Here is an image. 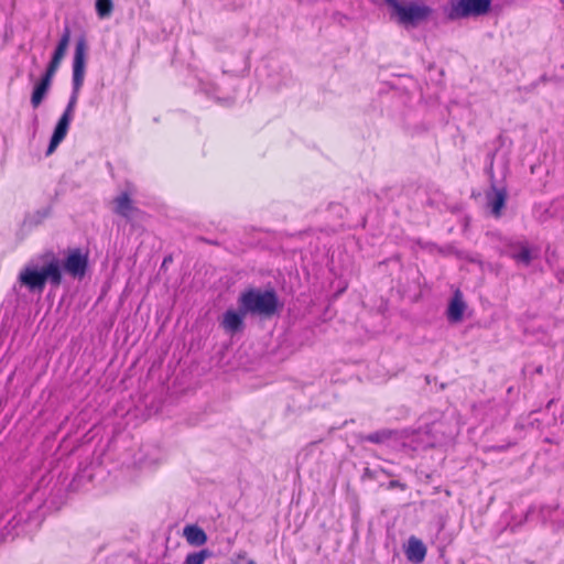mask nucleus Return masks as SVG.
Returning a JSON list of instances; mask_svg holds the SVG:
<instances>
[{
	"label": "nucleus",
	"mask_w": 564,
	"mask_h": 564,
	"mask_svg": "<svg viewBox=\"0 0 564 564\" xmlns=\"http://www.w3.org/2000/svg\"><path fill=\"white\" fill-rule=\"evenodd\" d=\"M18 280L21 285L25 286L31 293L41 294L46 283L58 286L62 283V270L58 259H52L42 268L34 264L25 265L19 273Z\"/></svg>",
	"instance_id": "obj_1"
},
{
	"label": "nucleus",
	"mask_w": 564,
	"mask_h": 564,
	"mask_svg": "<svg viewBox=\"0 0 564 564\" xmlns=\"http://www.w3.org/2000/svg\"><path fill=\"white\" fill-rule=\"evenodd\" d=\"M555 509H553L552 507H542L541 508V516H542L543 521H546L547 519H550L551 518V513Z\"/></svg>",
	"instance_id": "obj_22"
},
{
	"label": "nucleus",
	"mask_w": 564,
	"mask_h": 564,
	"mask_svg": "<svg viewBox=\"0 0 564 564\" xmlns=\"http://www.w3.org/2000/svg\"><path fill=\"white\" fill-rule=\"evenodd\" d=\"M247 564H257L253 560L248 561Z\"/></svg>",
	"instance_id": "obj_32"
},
{
	"label": "nucleus",
	"mask_w": 564,
	"mask_h": 564,
	"mask_svg": "<svg viewBox=\"0 0 564 564\" xmlns=\"http://www.w3.org/2000/svg\"><path fill=\"white\" fill-rule=\"evenodd\" d=\"M86 68V42L80 39L76 43L74 59H73V88L80 89L84 84Z\"/></svg>",
	"instance_id": "obj_7"
},
{
	"label": "nucleus",
	"mask_w": 564,
	"mask_h": 564,
	"mask_svg": "<svg viewBox=\"0 0 564 564\" xmlns=\"http://www.w3.org/2000/svg\"><path fill=\"white\" fill-rule=\"evenodd\" d=\"M87 257L79 249L73 250L64 261V269L73 276H83L87 268Z\"/></svg>",
	"instance_id": "obj_8"
},
{
	"label": "nucleus",
	"mask_w": 564,
	"mask_h": 564,
	"mask_svg": "<svg viewBox=\"0 0 564 564\" xmlns=\"http://www.w3.org/2000/svg\"><path fill=\"white\" fill-rule=\"evenodd\" d=\"M48 213H50L48 209H44L42 212H39L37 214L41 216V218H45V217H47Z\"/></svg>",
	"instance_id": "obj_28"
},
{
	"label": "nucleus",
	"mask_w": 564,
	"mask_h": 564,
	"mask_svg": "<svg viewBox=\"0 0 564 564\" xmlns=\"http://www.w3.org/2000/svg\"><path fill=\"white\" fill-rule=\"evenodd\" d=\"M183 534L187 543L194 546H200L207 542V534L197 525H186Z\"/></svg>",
	"instance_id": "obj_15"
},
{
	"label": "nucleus",
	"mask_w": 564,
	"mask_h": 564,
	"mask_svg": "<svg viewBox=\"0 0 564 564\" xmlns=\"http://www.w3.org/2000/svg\"><path fill=\"white\" fill-rule=\"evenodd\" d=\"M238 305L243 313L271 317L278 312L280 303L273 289L250 288L240 293Z\"/></svg>",
	"instance_id": "obj_2"
},
{
	"label": "nucleus",
	"mask_w": 564,
	"mask_h": 564,
	"mask_svg": "<svg viewBox=\"0 0 564 564\" xmlns=\"http://www.w3.org/2000/svg\"><path fill=\"white\" fill-rule=\"evenodd\" d=\"M79 91H80V89H76L75 90V88H73L72 95H70L68 104H67V106H66V108H65V110L63 112V116H66V117H68L70 119H73L75 107H76L77 100H78Z\"/></svg>",
	"instance_id": "obj_20"
},
{
	"label": "nucleus",
	"mask_w": 564,
	"mask_h": 564,
	"mask_svg": "<svg viewBox=\"0 0 564 564\" xmlns=\"http://www.w3.org/2000/svg\"><path fill=\"white\" fill-rule=\"evenodd\" d=\"M492 0H451L445 9L448 20L456 21L488 13Z\"/></svg>",
	"instance_id": "obj_4"
},
{
	"label": "nucleus",
	"mask_w": 564,
	"mask_h": 564,
	"mask_svg": "<svg viewBox=\"0 0 564 564\" xmlns=\"http://www.w3.org/2000/svg\"><path fill=\"white\" fill-rule=\"evenodd\" d=\"M364 475L369 477V478H373L375 477L373 471H371L369 468L365 469Z\"/></svg>",
	"instance_id": "obj_27"
},
{
	"label": "nucleus",
	"mask_w": 564,
	"mask_h": 564,
	"mask_svg": "<svg viewBox=\"0 0 564 564\" xmlns=\"http://www.w3.org/2000/svg\"><path fill=\"white\" fill-rule=\"evenodd\" d=\"M248 315L243 313L238 306V311L236 310H227L224 313L221 326L223 328L230 334H236L243 329V318Z\"/></svg>",
	"instance_id": "obj_10"
},
{
	"label": "nucleus",
	"mask_w": 564,
	"mask_h": 564,
	"mask_svg": "<svg viewBox=\"0 0 564 564\" xmlns=\"http://www.w3.org/2000/svg\"><path fill=\"white\" fill-rule=\"evenodd\" d=\"M61 63L62 62L58 61V59L51 58V61H50V63H48V65L46 67V70H45V73L43 74L42 77L52 80L53 77L55 76V74H56Z\"/></svg>",
	"instance_id": "obj_21"
},
{
	"label": "nucleus",
	"mask_w": 564,
	"mask_h": 564,
	"mask_svg": "<svg viewBox=\"0 0 564 564\" xmlns=\"http://www.w3.org/2000/svg\"><path fill=\"white\" fill-rule=\"evenodd\" d=\"M113 213L127 220H131L140 210L133 205L130 195L123 192L113 199Z\"/></svg>",
	"instance_id": "obj_9"
},
{
	"label": "nucleus",
	"mask_w": 564,
	"mask_h": 564,
	"mask_svg": "<svg viewBox=\"0 0 564 564\" xmlns=\"http://www.w3.org/2000/svg\"><path fill=\"white\" fill-rule=\"evenodd\" d=\"M382 471H383L384 474H387L388 476H392V474H390V473H389V470H383V469H382Z\"/></svg>",
	"instance_id": "obj_31"
},
{
	"label": "nucleus",
	"mask_w": 564,
	"mask_h": 564,
	"mask_svg": "<svg viewBox=\"0 0 564 564\" xmlns=\"http://www.w3.org/2000/svg\"><path fill=\"white\" fill-rule=\"evenodd\" d=\"M405 555L410 562L419 564L423 562L426 556V546L420 539L410 536L405 549Z\"/></svg>",
	"instance_id": "obj_12"
},
{
	"label": "nucleus",
	"mask_w": 564,
	"mask_h": 564,
	"mask_svg": "<svg viewBox=\"0 0 564 564\" xmlns=\"http://www.w3.org/2000/svg\"><path fill=\"white\" fill-rule=\"evenodd\" d=\"M494 154L491 155L489 166L487 167V172L491 178V189L487 193V202L491 209V214L495 217H499L501 215V209L503 208L507 199V191L503 187H497L494 181Z\"/></svg>",
	"instance_id": "obj_6"
},
{
	"label": "nucleus",
	"mask_w": 564,
	"mask_h": 564,
	"mask_svg": "<svg viewBox=\"0 0 564 564\" xmlns=\"http://www.w3.org/2000/svg\"><path fill=\"white\" fill-rule=\"evenodd\" d=\"M394 488H400L401 490H405L406 486H405V484H403L399 480H391L388 484V489H394Z\"/></svg>",
	"instance_id": "obj_23"
},
{
	"label": "nucleus",
	"mask_w": 564,
	"mask_h": 564,
	"mask_svg": "<svg viewBox=\"0 0 564 564\" xmlns=\"http://www.w3.org/2000/svg\"><path fill=\"white\" fill-rule=\"evenodd\" d=\"M72 120L73 119L66 116H61L51 137V141L46 151L47 154L53 153L58 144L65 139Z\"/></svg>",
	"instance_id": "obj_11"
},
{
	"label": "nucleus",
	"mask_w": 564,
	"mask_h": 564,
	"mask_svg": "<svg viewBox=\"0 0 564 564\" xmlns=\"http://www.w3.org/2000/svg\"><path fill=\"white\" fill-rule=\"evenodd\" d=\"M392 9L399 24L405 28H415L430 19L433 9L423 1L400 2L399 0H383Z\"/></svg>",
	"instance_id": "obj_3"
},
{
	"label": "nucleus",
	"mask_w": 564,
	"mask_h": 564,
	"mask_svg": "<svg viewBox=\"0 0 564 564\" xmlns=\"http://www.w3.org/2000/svg\"><path fill=\"white\" fill-rule=\"evenodd\" d=\"M562 202L564 203V199Z\"/></svg>",
	"instance_id": "obj_33"
},
{
	"label": "nucleus",
	"mask_w": 564,
	"mask_h": 564,
	"mask_svg": "<svg viewBox=\"0 0 564 564\" xmlns=\"http://www.w3.org/2000/svg\"><path fill=\"white\" fill-rule=\"evenodd\" d=\"M556 279L558 282L564 283V268L556 272Z\"/></svg>",
	"instance_id": "obj_25"
},
{
	"label": "nucleus",
	"mask_w": 564,
	"mask_h": 564,
	"mask_svg": "<svg viewBox=\"0 0 564 564\" xmlns=\"http://www.w3.org/2000/svg\"><path fill=\"white\" fill-rule=\"evenodd\" d=\"M532 512H533V507H531V508L528 510L527 517H529Z\"/></svg>",
	"instance_id": "obj_30"
},
{
	"label": "nucleus",
	"mask_w": 564,
	"mask_h": 564,
	"mask_svg": "<svg viewBox=\"0 0 564 564\" xmlns=\"http://www.w3.org/2000/svg\"><path fill=\"white\" fill-rule=\"evenodd\" d=\"M113 4L111 0H96V11L99 18L104 19L111 14Z\"/></svg>",
	"instance_id": "obj_19"
},
{
	"label": "nucleus",
	"mask_w": 564,
	"mask_h": 564,
	"mask_svg": "<svg viewBox=\"0 0 564 564\" xmlns=\"http://www.w3.org/2000/svg\"><path fill=\"white\" fill-rule=\"evenodd\" d=\"M502 253L513 259L518 264L528 267L533 259L538 258V248H532L524 239H509L503 247Z\"/></svg>",
	"instance_id": "obj_5"
},
{
	"label": "nucleus",
	"mask_w": 564,
	"mask_h": 564,
	"mask_svg": "<svg viewBox=\"0 0 564 564\" xmlns=\"http://www.w3.org/2000/svg\"><path fill=\"white\" fill-rule=\"evenodd\" d=\"M466 310V304L463 300L462 293L457 290L447 308V318L452 323H458L463 319L464 312Z\"/></svg>",
	"instance_id": "obj_13"
},
{
	"label": "nucleus",
	"mask_w": 564,
	"mask_h": 564,
	"mask_svg": "<svg viewBox=\"0 0 564 564\" xmlns=\"http://www.w3.org/2000/svg\"><path fill=\"white\" fill-rule=\"evenodd\" d=\"M210 556L212 552L207 549L188 553L185 557L184 564H204L205 561Z\"/></svg>",
	"instance_id": "obj_18"
},
{
	"label": "nucleus",
	"mask_w": 564,
	"mask_h": 564,
	"mask_svg": "<svg viewBox=\"0 0 564 564\" xmlns=\"http://www.w3.org/2000/svg\"><path fill=\"white\" fill-rule=\"evenodd\" d=\"M200 88L208 95V96H215L216 94V87L210 85V87L205 86V84H200Z\"/></svg>",
	"instance_id": "obj_24"
},
{
	"label": "nucleus",
	"mask_w": 564,
	"mask_h": 564,
	"mask_svg": "<svg viewBox=\"0 0 564 564\" xmlns=\"http://www.w3.org/2000/svg\"><path fill=\"white\" fill-rule=\"evenodd\" d=\"M436 442H437L436 440L429 437L427 441L425 442L424 446L425 447H432V446H434L436 444Z\"/></svg>",
	"instance_id": "obj_26"
},
{
	"label": "nucleus",
	"mask_w": 564,
	"mask_h": 564,
	"mask_svg": "<svg viewBox=\"0 0 564 564\" xmlns=\"http://www.w3.org/2000/svg\"><path fill=\"white\" fill-rule=\"evenodd\" d=\"M51 85L52 80L44 77H42L40 82L35 84L31 96V105L34 109H36L45 99Z\"/></svg>",
	"instance_id": "obj_14"
},
{
	"label": "nucleus",
	"mask_w": 564,
	"mask_h": 564,
	"mask_svg": "<svg viewBox=\"0 0 564 564\" xmlns=\"http://www.w3.org/2000/svg\"><path fill=\"white\" fill-rule=\"evenodd\" d=\"M435 427H436V424H433L431 426H426L425 434L429 435L433 430H435Z\"/></svg>",
	"instance_id": "obj_29"
},
{
	"label": "nucleus",
	"mask_w": 564,
	"mask_h": 564,
	"mask_svg": "<svg viewBox=\"0 0 564 564\" xmlns=\"http://www.w3.org/2000/svg\"><path fill=\"white\" fill-rule=\"evenodd\" d=\"M392 434L393 432L390 430H380L364 436L362 440L373 444H381L390 440Z\"/></svg>",
	"instance_id": "obj_17"
},
{
	"label": "nucleus",
	"mask_w": 564,
	"mask_h": 564,
	"mask_svg": "<svg viewBox=\"0 0 564 564\" xmlns=\"http://www.w3.org/2000/svg\"><path fill=\"white\" fill-rule=\"evenodd\" d=\"M69 40H70V30L68 26H65L63 34L57 43V46L52 55V58L58 59L61 62L63 61V58L66 54L68 44H69Z\"/></svg>",
	"instance_id": "obj_16"
}]
</instances>
